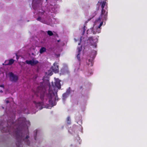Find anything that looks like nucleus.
Returning <instances> with one entry per match:
<instances>
[{
    "mask_svg": "<svg viewBox=\"0 0 147 147\" xmlns=\"http://www.w3.org/2000/svg\"><path fill=\"white\" fill-rule=\"evenodd\" d=\"M59 42V40H58V42Z\"/></svg>",
    "mask_w": 147,
    "mask_h": 147,
    "instance_id": "473e14b6",
    "label": "nucleus"
},
{
    "mask_svg": "<svg viewBox=\"0 0 147 147\" xmlns=\"http://www.w3.org/2000/svg\"><path fill=\"white\" fill-rule=\"evenodd\" d=\"M77 49H78V53H79L80 54V52L81 51V48H80L79 47H78L77 48Z\"/></svg>",
    "mask_w": 147,
    "mask_h": 147,
    "instance_id": "5701e85b",
    "label": "nucleus"
},
{
    "mask_svg": "<svg viewBox=\"0 0 147 147\" xmlns=\"http://www.w3.org/2000/svg\"><path fill=\"white\" fill-rule=\"evenodd\" d=\"M106 1H101L100 4L101 5L102 8L100 17H99V19H102V20H106L107 19V17L108 14V10L107 7L104 9L105 6L106 5Z\"/></svg>",
    "mask_w": 147,
    "mask_h": 147,
    "instance_id": "7ed1b4c3",
    "label": "nucleus"
},
{
    "mask_svg": "<svg viewBox=\"0 0 147 147\" xmlns=\"http://www.w3.org/2000/svg\"><path fill=\"white\" fill-rule=\"evenodd\" d=\"M2 108L4 109V107H2Z\"/></svg>",
    "mask_w": 147,
    "mask_h": 147,
    "instance_id": "72a5a7b5",
    "label": "nucleus"
},
{
    "mask_svg": "<svg viewBox=\"0 0 147 147\" xmlns=\"http://www.w3.org/2000/svg\"><path fill=\"white\" fill-rule=\"evenodd\" d=\"M88 61L89 63H88L87 62V65H89L90 66H92L93 65V64L92 61V60L89 59L88 60Z\"/></svg>",
    "mask_w": 147,
    "mask_h": 147,
    "instance_id": "dca6fc26",
    "label": "nucleus"
},
{
    "mask_svg": "<svg viewBox=\"0 0 147 147\" xmlns=\"http://www.w3.org/2000/svg\"><path fill=\"white\" fill-rule=\"evenodd\" d=\"M102 22H101V23H100V24L99 26H98V28H100V27L102 26Z\"/></svg>",
    "mask_w": 147,
    "mask_h": 147,
    "instance_id": "393cba45",
    "label": "nucleus"
},
{
    "mask_svg": "<svg viewBox=\"0 0 147 147\" xmlns=\"http://www.w3.org/2000/svg\"><path fill=\"white\" fill-rule=\"evenodd\" d=\"M87 40L89 41L90 43L92 45L94 46H96V41L97 40V38L95 39H94L93 37L91 36L89 37Z\"/></svg>",
    "mask_w": 147,
    "mask_h": 147,
    "instance_id": "1a4fd4ad",
    "label": "nucleus"
},
{
    "mask_svg": "<svg viewBox=\"0 0 147 147\" xmlns=\"http://www.w3.org/2000/svg\"><path fill=\"white\" fill-rule=\"evenodd\" d=\"M36 134H37V131H36V135L34 137V139L35 140H36Z\"/></svg>",
    "mask_w": 147,
    "mask_h": 147,
    "instance_id": "a878e982",
    "label": "nucleus"
},
{
    "mask_svg": "<svg viewBox=\"0 0 147 147\" xmlns=\"http://www.w3.org/2000/svg\"><path fill=\"white\" fill-rule=\"evenodd\" d=\"M42 5L41 0H33L32 5L33 9L36 10Z\"/></svg>",
    "mask_w": 147,
    "mask_h": 147,
    "instance_id": "423d86ee",
    "label": "nucleus"
},
{
    "mask_svg": "<svg viewBox=\"0 0 147 147\" xmlns=\"http://www.w3.org/2000/svg\"><path fill=\"white\" fill-rule=\"evenodd\" d=\"M9 76L10 80L11 81L16 82L18 80V78L17 76L14 75L13 73H9Z\"/></svg>",
    "mask_w": 147,
    "mask_h": 147,
    "instance_id": "6e6552de",
    "label": "nucleus"
},
{
    "mask_svg": "<svg viewBox=\"0 0 147 147\" xmlns=\"http://www.w3.org/2000/svg\"><path fill=\"white\" fill-rule=\"evenodd\" d=\"M0 87L2 88H4V86L3 84L0 85Z\"/></svg>",
    "mask_w": 147,
    "mask_h": 147,
    "instance_id": "bb28decb",
    "label": "nucleus"
},
{
    "mask_svg": "<svg viewBox=\"0 0 147 147\" xmlns=\"http://www.w3.org/2000/svg\"><path fill=\"white\" fill-rule=\"evenodd\" d=\"M46 91V89L45 87L43 86H38L37 88L35 94L37 96L40 95V98L42 100L44 99V96Z\"/></svg>",
    "mask_w": 147,
    "mask_h": 147,
    "instance_id": "20e7f679",
    "label": "nucleus"
},
{
    "mask_svg": "<svg viewBox=\"0 0 147 147\" xmlns=\"http://www.w3.org/2000/svg\"><path fill=\"white\" fill-rule=\"evenodd\" d=\"M85 28H86V26H84V27L82 28V30H83V32L82 33V35H83L85 33V31L86 30Z\"/></svg>",
    "mask_w": 147,
    "mask_h": 147,
    "instance_id": "412c9836",
    "label": "nucleus"
},
{
    "mask_svg": "<svg viewBox=\"0 0 147 147\" xmlns=\"http://www.w3.org/2000/svg\"><path fill=\"white\" fill-rule=\"evenodd\" d=\"M6 102L7 104H8L9 103V101L8 100H7L6 101Z\"/></svg>",
    "mask_w": 147,
    "mask_h": 147,
    "instance_id": "cd10ccee",
    "label": "nucleus"
},
{
    "mask_svg": "<svg viewBox=\"0 0 147 147\" xmlns=\"http://www.w3.org/2000/svg\"><path fill=\"white\" fill-rule=\"evenodd\" d=\"M47 1V0H46V1Z\"/></svg>",
    "mask_w": 147,
    "mask_h": 147,
    "instance_id": "c9c22d12",
    "label": "nucleus"
},
{
    "mask_svg": "<svg viewBox=\"0 0 147 147\" xmlns=\"http://www.w3.org/2000/svg\"><path fill=\"white\" fill-rule=\"evenodd\" d=\"M44 12H45V11H43V12H41V14H44Z\"/></svg>",
    "mask_w": 147,
    "mask_h": 147,
    "instance_id": "c756f323",
    "label": "nucleus"
},
{
    "mask_svg": "<svg viewBox=\"0 0 147 147\" xmlns=\"http://www.w3.org/2000/svg\"><path fill=\"white\" fill-rule=\"evenodd\" d=\"M11 123H12L13 124V122L12 121L11 122Z\"/></svg>",
    "mask_w": 147,
    "mask_h": 147,
    "instance_id": "f704fd0d",
    "label": "nucleus"
},
{
    "mask_svg": "<svg viewBox=\"0 0 147 147\" xmlns=\"http://www.w3.org/2000/svg\"><path fill=\"white\" fill-rule=\"evenodd\" d=\"M14 61V60L13 59H10L8 63L7 64H5V65H10L13 64Z\"/></svg>",
    "mask_w": 147,
    "mask_h": 147,
    "instance_id": "4468645a",
    "label": "nucleus"
},
{
    "mask_svg": "<svg viewBox=\"0 0 147 147\" xmlns=\"http://www.w3.org/2000/svg\"><path fill=\"white\" fill-rule=\"evenodd\" d=\"M19 125H18L17 129L16 131V145L17 147H20L21 145L22 141L23 139V141L25 143L29 146L30 144V142L28 139L29 138V135H27L26 138L24 139V137L22 136V131L24 129L25 127H26L28 129V124L30 125L29 121H26L25 118H20L18 119Z\"/></svg>",
    "mask_w": 147,
    "mask_h": 147,
    "instance_id": "f257e3e1",
    "label": "nucleus"
},
{
    "mask_svg": "<svg viewBox=\"0 0 147 147\" xmlns=\"http://www.w3.org/2000/svg\"><path fill=\"white\" fill-rule=\"evenodd\" d=\"M3 123L0 124V129L2 132L7 133L9 131V129L8 126L4 127L2 128V126L3 125Z\"/></svg>",
    "mask_w": 147,
    "mask_h": 147,
    "instance_id": "9b49d317",
    "label": "nucleus"
},
{
    "mask_svg": "<svg viewBox=\"0 0 147 147\" xmlns=\"http://www.w3.org/2000/svg\"><path fill=\"white\" fill-rule=\"evenodd\" d=\"M92 33L93 34H95L96 33L94 30L93 28H90L87 31V34H90Z\"/></svg>",
    "mask_w": 147,
    "mask_h": 147,
    "instance_id": "ddd939ff",
    "label": "nucleus"
},
{
    "mask_svg": "<svg viewBox=\"0 0 147 147\" xmlns=\"http://www.w3.org/2000/svg\"><path fill=\"white\" fill-rule=\"evenodd\" d=\"M80 54L79 53H78L77 55V58L78 60V61L79 65H80V64L81 61Z\"/></svg>",
    "mask_w": 147,
    "mask_h": 147,
    "instance_id": "f3484780",
    "label": "nucleus"
},
{
    "mask_svg": "<svg viewBox=\"0 0 147 147\" xmlns=\"http://www.w3.org/2000/svg\"><path fill=\"white\" fill-rule=\"evenodd\" d=\"M43 105V102H40L36 103V107L39 110H41L42 109V106Z\"/></svg>",
    "mask_w": 147,
    "mask_h": 147,
    "instance_id": "f8f14e48",
    "label": "nucleus"
},
{
    "mask_svg": "<svg viewBox=\"0 0 147 147\" xmlns=\"http://www.w3.org/2000/svg\"><path fill=\"white\" fill-rule=\"evenodd\" d=\"M67 120L68 122L67 123L69 124H70V119L69 117H68L67 118Z\"/></svg>",
    "mask_w": 147,
    "mask_h": 147,
    "instance_id": "4be33fe9",
    "label": "nucleus"
},
{
    "mask_svg": "<svg viewBox=\"0 0 147 147\" xmlns=\"http://www.w3.org/2000/svg\"><path fill=\"white\" fill-rule=\"evenodd\" d=\"M60 80L59 79H57L55 80V84L53 82L51 83V85L49 86V91H54V88L55 89L56 88L59 89H60L61 88V85L60 83Z\"/></svg>",
    "mask_w": 147,
    "mask_h": 147,
    "instance_id": "39448f33",
    "label": "nucleus"
},
{
    "mask_svg": "<svg viewBox=\"0 0 147 147\" xmlns=\"http://www.w3.org/2000/svg\"><path fill=\"white\" fill-rule=\"evenodd\" d=\"M69 95L67 94V93L65 92L63 94L62 96L64 99L66 98Z\"/></svg>",
    "mask_w": 147,
    "mask_h": 147,
    "instance_id": "a211bd4d",
    "label": "nucleus"
},
{
    "mask_svg": "<svg viewBox=\"0 0 147 147\" xmlns=\"http://www.w3.org/2000/svg\"><path fill=\"white\" fill-rule=\"evenodd\" d=\"M54 91H49L48 94L49 104L53 105V101L58 100L57 90L54 88Z\"/></svg>",
    "mask_w": 147,
    "mask_h": 147,
    "instance_id": "f03ea898",
    "label": "nucleus"
},
{
    "mask_svg": "<svg viewBox=\"0 0 147 147\" xmlns=\"http://www.w3.org/2000/svg\"><path fill=\"white\" fill-rule=\"evenodd\" d=\"M37 20H38V21H40V22H42V21H41V18L40 17H38L37 19Z\"/></svg>",
    "mask_w": 147,
    "mask_h": 147,
    "instance_id": "b1692460",
    "label": "nucleus"
},
{
    "mask_svg": "<svg viewBox=\"0 0 147 147\" xmlns=\"http://www.w3.org/2000/svg\"><path fill=\"white\" fill-rule=\"evenodd\" d=\"M26 63L29 65H30L32 66H34L38 63V61L36 60L32 59L30 60H27L26 61Z\"/></svg>",
    "mask_w": 147,
    "mask_h": 147,
    "instance_id": "9d476101",
    "label": "nucleus"
},
{
    "mask_svg": "<svg viewBox=\"0 0 147 147\" xmlns=\"http://www.w3.org/2000/svg\"><path fill=\"white\" fill-rule=\"evenodd\" d=\"M78 45H80V43H78Z\"/></svg>",
    "mask_w": 147,
    "mask_h": 147,
    "instance_id": "2f4dec72",
    "label": "nucleus"
},
{
    "mask_svg": "<svg viewBox=\"0 0 147 147\" xmlns=\"http://www.w3.org/2000/svg\"><path fill=\"white\" fill-rule=\"evenodd\" d=\"M0 92H1V93H2L3 92V91L2 90H1L0 91Z\"/></svg>",
    "mask_w": 147,
    "mask_h": 147,
    "instance_id": "7c9ffc66",
    "label": "nucleus"
},
{
    "mask_svg": "<svg viewBox=\"0 0 147 147\" xmlns=\"http://www.w3.org/2000/svg\"><path fill=\"white\" fill-rule=\"evenodd\" d=\"M46 49L45 47H41L40 50V53L41 54H42L44 52L46 51Z\"/></svg>",
    "mask_w": 147,
    "mask_h": 147,
    "instance_id": "2eb2a0df",
    "label": "nucleus"
},
{
    "mask_svg": "<svg viewBox=\"0 0 147 147\" xmlns=\"http://www.w3.org/2000/svg\"><path fill=\"white\" fill-rule=\"evenodd\" d=\"M82 37H81L80 39V42L82 41Z\"/></svg>",
    "mask_w": 147,
    "mask_h": 147,
    "instance_id": "c85d7f7f",
    "label": "nucleus"
},
{
    "mask_svg": "<svg viewBox=\"0 0 147 147\" xmlns=\"http://www.w3.org/2000/svg\"><path fill=\"white\" fill-rule=\"evenodd\" d=\"M47 34L48 35L50 36H52L53 35V32L50 30H48L47 31Z\"/></svg>",
    "mask_w": 147,
    "mask_h": 147,
    "instance_id": "aec40b11",
    "label": "nucleus"
},
{
    "mask_svg": "<svg viewBox=\"0 0 147 147\" xmlns=\"http://www.w3.org/2000/svg\"><path fill=\"white\" fill-rule=\"evenodd\" d=\"M58 66L57 65V63L55 62L53 64V65L52 66L50 69V70L51 71V72L50 74H49V75H52L53 74V72L55 73H58L59 71Z\"/></svg>",
    "mask_w": 147,
    "mask_h": 147,
    "instance_id": "0eeeda50",
    "label": "nucleus"
},
{
    "mask_svg": "<svg viewBox=\"0 0 147 147\" xmlns=\"http://www.w3.org/2000/svg\"><path fill=\"white\" fill-rule=\"evenodd\" d=\"M66 93H67V94L69 95L71 93V89L70 87H69L67 90Z\"/></svg>",
    "mask_w": 147,
    "mask_h": 147,
    "instance_id": "6ab92c4d",
    "label": "nucleus"
}]
</instances>
